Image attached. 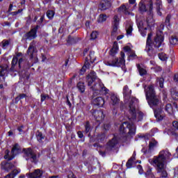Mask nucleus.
<instances>
[{
	"instance_id": "f257e3e1",
	"label": "nucleus",
	"mask_w": 178,
	"mask_h": 178,
	"mask_svg": "<svg viewBox=\"0 0 178 178\" xmlns=\"http://www.w3.org/2000/svg\"><path fill=\"white\" fill-rule=\"evenodd\" d=\"M168 150H161L158 156H154L153 159H149V163L154 166L160 178L168 177V171H166V163L171 156Z\"/></svg>"
},
{
	"instance_id": "f03ea898",
	"label": "nucleus",
	"mask_w": 178,
	"mask_h": 178,
	"mask_svg": "<svg viewBox=\"0 0 178 178\" xmlns=\"http://www.w3.org/2000/svg\"><path fill=\"white\" fill-rule=\"evenodd\" d=\"M144 114L143 112H139L138 113V120L136 118V120H130L131 122H124L120 127V132L121 134H125V137H133V136H136V124L133 122H140L143 120V118Z\"/></svg>"
},
{
	"instance_id": "7ed1b4c3",
	"label": "nucleus",
	"mask_w": 178,
	"mask_h": 178,
	"mask_svg": "<svg viewBox=\"0 0 178 178\" xmlns=\"http://www.w3.org/2000/svg\"><path fill=\"white\" fill-rule=\"evenodd\" d=\"M143 88L145 90L146 99L147 100L149 106L153 109L156 108V106H159V99L156 97L154 86L149 85L147 87L146 85H143Z\"/></svg>"
},
{
	"instance_id": "20e7f679",
	"label": "nucleus",
	"mask_w": 178,
	"mask_h": 178,
	"mask_svg": "<svg viewBox=\"0 0 178 178\" xmlns=\"http://www.w3.org/2000/svg\"><path fill=\"white\" fill-rule=\"evenodd\" d=\"M137 106H138V99L136 97H131L129 104V115L128 119L129 120L134 121L137 120Z\"/></svg>"
},
{
	"instance_id": "39448f33",
	"label": "nucleus",
	"mask_w": 178,
	"mask_h": 178,
	"mask_svg": "<svg viewBox=\"0 0 178 178\" xmlns=\"http://www.w3.org/2000/svg\"><path fill=\"white\" fill-rule=\"evenodd\" d=\"M118 143L119 141L118 140V138L115 137L113 138L112 140L107 143L104 152H99L100 155H102V156H105L106 154H111L112 151L116 149Z\"/></svg>"
},
{
	"instance_id": "423d86ee",
	"label": "nucleus",
	"mask_w": 178,
	"mask_h": 178,
	"mask_svg": "<svg viewBox=\"0 0 178 178\" xmlns=\"http://www.w3.org/2000/svg\"><path fill=\"white\" fill-rule=\"evenodd\" d=\"M90 90L92 91H94L93 94L95 95V94H108L109 92V90L106 88L102 83L99 81V79H97V83H95L93 86L90 88Z\"/></svg>"
},
{
	"instance_id": "0eeeda50",
	"label": "nucleus",
	"mask_w": 178,
	"mask_h": 178,
	"mask_svg": "<svg viewBox=\"0 0 178 178\" xmlns=\"http://www.w3.org/2000/svg\"><path fill=\"white\" fill-rule=\"evenodd\" d=\"M121 58H113L111 60H108L106 63L108 66H117L120 67L124 65V52H120Z\"/></svg>"
},
{
	"instance_id": "6e6552de",
	"label": "nucleus",
	"mask_w": 178,
	"mask_h": 178,
	"mask_svg": "<svg viewBox=\"0 0 178 178\" xmlns=\"http://www.w3.org/2000/svg\"><path fill=\"white\" fill-rule=\"evenodd\" d=\"M24 156L26 161H31V162H37V154L33 151L31 148L24 149Z\"/></svg>"
},
{
	"instance_id": "1a4fd4ad",
	"label": "nucleus",
	"mask_w": 178,
	"mask_h": 178,
	"mask_svg": "<svg viewBox=\"0 0 178 178\" xmlns=\"http://www.w3.org/2000/svg\"><path fill=\"white\" fill-rule=\"evenodd\" d=\"M162 42H163V33L159 30L153 42V45L155 48H159L162 45Z\"/></svg>"
},
{
	"instance_id": "9d476101",
	"label": "nucleus",
	"mask_w": 178,
	"mask_h": 178,
	"mask_svg": "<svg viewBox=\"0 0 178 178\" xmlns=\"http://www.w3.org/2000/svg\"><path fill=\"white\" fill-rule=\"evenodd\" d=\"M35 44H37L35 40H33L30 43L29 47L27 49L26 54H27V55H29L30 59H33L35 56V55L38 52Z\"/></svg>"
},
{
	"instance_id": "9b49d317",
	"label": "nucleus",
	"mask_w": 178,
	"mask_h": 178,
	"mask_svg": "<svg viewBox=\"0 0 178 178\" xmlns=\"http://www.w3.org/2000/svg\"><path fill=\"white\" fill-rule=\"evenodd\" d=\"M40 29V26L37 25L33 29H31V31L26 33L24 34V38L25 40H29L31 41V40H34V38H37V30Z\"/></svg>"
},
{
	"instance_id": "f8f14e48",
	"label": "nucleus",
	"mask_w": 178,
	"mask_h": 178,
	"mask_svg": "<svg viewBox=\"0 0 178 178\" xmlns=\"http://www.w3.org/2000/svg\"><path fill=\"white\" fill-rule=\"evenodd\" d=\"M92 116L95 118V120L98 123H101V122L104 121L105 119V115H104V111L99 110H95L92 112Z\"/></svg>"
},
{
	"instance_id": "ddd939ff",
	"label": "nucleus",
	"mask_w": 178,
	"mask_h": 178,
	"mask_svg": "<svg viewBox=\"0 0 178 178\" xmlns=\"http://www.w3.org/2000/svg\"><path fill=\"white\" fill-rule=\"evenodd\" d=\"M119 16L115 15L113 21V32L111 35H116L118 31V27H119Z\"/></svg>"
},
{
	"instance_id": "4468645a",
	"label": "nucleus",
	"mask_w": 178,
	"mask_h": 178,
	"mask_svg": "<svg viewBox=\"0 0 178 178\" xmlns=\"http://www.w3.org/2000/svg\"><path fill=\"white\" fill-rule=\"evenodd\" d=\"M112 6V0H103L100 3L99 8L102 10H106Z\"/></svg>"
},
{
	"instance_id": "2eb2a0df",
	"label": "nucleus",
	"mask_w": 178,
	"mask_h": 178,
	"mask_svg": "<svg viewBox=\"0 0 178 178\" xmlns=\"http://www.w3.org/2000/svg\"><path fill=\"white\" fill-rule=\"evenodd\" d=\"M151 37H152V34L149 33L147 39V46L145 51L148 53L149 56H152L154 53H152V47H151Z\"/></svg>"
},
{
	"instance_id": "dca6fc26",
	"label": "nucleus",
	"mask_w": 178,
	"mask_h": 178,
	"mask_svg": "<svg viewBox=\"0 0 178 178\" xmlns=\"http://www.w3.org/2000/svg\"><path fill=\"white\" fill-rule=\"evenodd\" d=\"M97 79V73L94 71H91L90 74L87 76V81H88V86H92V83L95 81V79Z\"/></svg>"
},
{
	"instance_id": "f3484780",
	"label": "nucleus",
	"mask_w": 178,
	"mask_h": 178,
	"mask_svg": "<svg viewBox=\"0 0 178 178\" xmlns=\"http://www.w3.org/2000/svg\"><path fill=\"white\" fill-rule=\"evenodd\" d=\"M18 66H19V69H22V67H24V68L30 67V66L31 65H30V63L29 62V60H27V59L20 58L18 61Z\"/></svg>"
},
{
	"instance_id": "a211bd4d",
	"label": "nucleus",
	"mask_w": 178,
	"mask_h": 178,
	"mask_svg": "<svg viewBox=\"0 0 178 178\" xmlns=\"http://www.w3.org/2000/svg\"><path fill=\"white\" fill-rule=\"evenodd\" d=\"M120 13H124V15H130V5L123 4L118 8Z\"/></svg>"
},
{
	"instance_id": "6ab92c4d",
	"label": "nucleus",
	"mask_w": 178,
	"mask_h": 178,
	"mask_svg": "<svg viewBox=\"0 0 178 178\" xmlns=\"http://www.w3.org/2000/svg\"><path fill=\"white\" fill-rule=\"evenodd\" d=\"M154 116L158 120H162L165 118V113H163V111L162 108H156L154 109Z\"/></svg>"
},
{
	"instance_id": "aec40b11",
	"label": "nucleus",
	"mask_w": 178,
	"mask_h": 178,
	"mask_svg": "<svg viewBox=\"0 0 178 178\" xmlns=\"http://www.w3.org/2000/svg\"><path fill=\"white\" fill-rule=\"evenodd\" d=\"M123 95H124V99L125 101H129L130 99V97L131 95V90L129 88V86H125L123 88Z\"/></svg>"
},
{
	"instance_id": "412c9836",
	"label": "nucleus",
	"mask_w": 178,
	"mask_h": 178,
	"mask_svg": "<svg viewBox=\"0 0 178 178\" xmlns=\"http://www.w3.org/2000/svg\"><path fill=\"white\" fill-rule=\"evenodd\" d=\"M26 175L28 176V178H40L42 176V172H41L40 169H36L33 172L26 174Z\"/></svg>"
},
{
	"instance_id": "4be33fe9",
	"label": "nucleus",
	"mask_w": 178,
	"mask_h": 178,
	"mask_svg": "<svg viewBox=\"0 0 178 178\" xmlns=\"http://www.w3.org/2000/svg\"><path fill=\"white\" fill-rule=\"evenodd\" d=\"M93 104L96 106H99V108H102L105 104V99L102 98V97H98L93 99Z\"/></svg>"
},
{
	"instance_id": "5701e85b",
	"label": "nucleus",
	"mask_w": 178,
	"mask_h": 178,
	"mask_svg": "<svg viewBox=\"0 0 178 178\" xmlns=\"http://www.w3.org/2000/svg\"><path fill=\"white\" fill-rule=\"evenodd\" d=\"M111 104H112L113 106H115V108H118V106H119V98H118V97L115 95H112L111 96Z\"/></svg>"
},
{
	"instance_id": "b1692460",
	"label": "nucleus",
	"mask_w": 178,
	"mask_h": 178,
	"mask_svg": "<svg viewBox=\"0 0 178 178\" xmlns=\"http://www.w3.org/2000/svg\"><path fill=\"white\" fill-rule=\"evenodd\" d=\"M156 10H157V14L159 16H162V0H156Z\"/></svg>"
},
{
	"instance_id": "393cba45",
	"label": "nucleus",
	"mask_w": 178,
	"mask_h": 178,
	"mask_svg": "<svg viewBox=\"0 0 178 178\" xmlns=\"http://www.w3.org/2000/svg\"><path fill=\"white\" fill-rule=\"evenodd\" d=\"M77 42H79V38L77 37L69 36L67 40V44L68 45H73V44H76Z\"/></svg>"
},
{
	"instance_id": "a878e982",
	"label": "nucleus",
	"mask_w": 178,
	"mask_h": 178,
	"mask_svg": "<svg viewBox=\"0 0 178 178\" xmlns=\"http://www.w3.org/2000/svg\"><path fill=\"white\" fill-rule=\"evenodd\" d=\"M170 94L172 99L178 101V90L176 88H171Z\"/></svg>"
},
{
	"instance_id": "bb28decb",
	"label": "nucleus",
	"mask_w": 178,
	"mask_h": 178,
	"mask_svg": "<svg viewBox=\"0 0 178 178\" xmlns=\"http://www.w3.org/2000/svg\"><path fill=\"white\" fill-rule=\"evenodd\" d=\"M158 145V141L152 138L149 143V151H154V148Z\"/></svg>"
},
{
	"instance_id": "cd10ccee",
	"label": "nucleus",
	"mask_w": 178,
	"mask_h": 178,
	"mask_svg": "<svg viewBox=\"0 0 178 178\" xmlns=\"http://www.w3.org/2000/svg\"><path fill=\"white\" fill-rule=\"evenodd\" d=\"M15 158V155L10 153L9 149L5 151L4 159H8V161H12Z\"/></svg>"
},
{
	"instance_id": "c85d7f7f",
	"label": "nucleus",
	"mask_w": 178,
	"mask_h": 178,
	"mask_svg": "<svg viewBox=\"0 0 178 178\" xmlns=\"http://www.w3.org/2000/svg\"><path fill=\"white\" fill-rule=\"evenodd\" d=\"M19 152H20V147H19V144H15L12 148L11 154H13L14 156H16Z\"/></svg>"
},
{
	"instance_id": "c756f323",
	"label": "nucleus",
	"mask_w": 178,
	"mask_h": 178,
	"mask_svg": "<svg viewBox=\"0 0 178 178\" xmlns=\"http://www.w3.org/2000/svg\"><path fill=\"white\" fill-rule=\"evenodd\" d=\"M95 53L94 51H90L89 54V58H86V62H88L90 60V63H94L95 62Z\"/></svg>"
},
{
	"instance_id": "7c9ffc66",
	"label": "nucleus",
	"mask_w": 178,
	"mask_h": 178,
	"mask_svg": "<svg viewBox=\"0 0 178 178\" xmlns=\"http://www.w3.org/2000/svg\"><path fill=\"white\" fill-rule=\"evenodd\" d=\"M19 170H14L10 174L5 176L4 178H15V176H17V175H19Z\"/></svg>"
},
{
	"instance_id": "2f4dec72",
	"label": "nucleus",
	"mask_w": 178,
	"mask_h": 178,
	"mask_svg": "<svg viewBox=\"0 0 178 178\" xmlns=\"http://www.w3.org/2000/svg\"><path fill=\"white\" fill-rule=\"evenodd\" d=\"M172 126L175 129V131H172L171 133L172 136H175V137H178V122L174 121L172 122Z\"/></svg>"
},
{
	"instance_id": "473e14b6",
	"label": "nucleus",
	"mask_w": 178,
	"mask_h": 178,
	"mask_svg": "<svg viewBox=\"0 0 178 178\" xmlns=\"http://www.w3.org/2000/svg\"><path fill=\"white\" fill-rule=\"evenodd\" d=\"M119 47H118V44H114L111 49L110 50V55L112 56H115L116 54H118V51Z\"/></svg>"
},
{
	"instance_id": "72a5a7b5",
	"label": "nucleus",
	"mask_w": 178,
	"mask_h": 178,
	"mask_svg": "<svg viewBox=\"0 0 178 178\" xmlns=\"http://www.w3.org/2000/svg\"><path fill=\"white\" fill-rule=\"evenodd\" d=\"M8 73V65H0V76L3 77Z\"/></svg>"
},
{
	"instance_id": "f704fd0d",
	"label": "nucleus",
	"mask_w": 178,
	"mask_h": 178,
	"mask_svg": "<svg viewBox=\"0 0 178 178\" xmlns=\"http://www.w3.org/2000/svg\"><path fill=\"white\" fill-rule=\"evenodd\" d=\"M86 69H90V62L86 61L82 69L80 70L79 74H84L86 73Z\"/></svg>"
},
{
	"instance_id": "c9c22d12",
	"label": "nucleus",
	"mask_w": 178,
	"mask_h": 178,
	"mask_svg": "<svg viewBox=\"0 0 178 178\" xmlns=\"http://www.w3.org/2000/svg\"><path fill=\"white\" fill-rule=\"evenodd\" d=\"M77 88L80 92H84V91H86V86H84V82H79L77 83Z\"/></svg>"
},
{
	"instance_id": "e433bc0d",
	"label": "nucleus",
	"mask_w": 178,
	"mask_h": 178,
	"mask_svg": "<svg viewBox=\"0 0 178 178\" xmlns=\"http://www.w3.org/2000/svg\"><path fill=\"white\" fill-rule=\"evenodd\" d=\"M15 165L12 163H6L3 167V169L6 172H9V170H10V169H13Z\"/></svg>"
},
{
	"instance_id": "4c0bfd02",
	"label": "nucleus",
	"mask_w": 178,
	"mask_h": 178,
	"mask_svg": "<svg viewBox=\"0 0 178 178\" xmlns=\"http://www.w3.org/2000/svg\"><path fill=\"white\" fill-rule=\"evenodd\" d=\"M137 67L140 76H145V74H147V70L141 67V65H140V64H137Z\"/></svg>"
},
{
	"instance_id": "58836bf2",
	"label": "nucleus",
	"mask_w": 178,
	"mask_h": 178,
	"mask_svg": "<svg viewBox=\"0 0 178 178\" xmlns=\"http://www.w3.org/2000/svg\"><path fill=\"white\" fill-rule=\"evenodd\" d=\"M27 97V95L24 93L19 94L17 97H15V104H17L20 99H24Z\"/></svg>"
},
{
	"instance_id": "ea45409f",
	"label": "nucleus",
	"mask_w": 178,
	"mask_h": 178,
	"mask_svg": "<svg viewBox=\"0 0 178 178\" xmlns=\"http://www.w3.org/2000/svg\"><path fill=\"white\" fill-rule=\"evenodd\" d=\"M36 137H37V140H38V141H39V143H43L42 140H44V136L42 135V133L37 132Z\"/></svg>"
},
{
	"instance_id": "a19ab883",
	"label": "nucleus",
	"mask_w": 178,
	"mask_h": 178,
	"mask_svg": "<svg viewBox=\"0 0 178 178\" xmlns=\"http://www.w3.org/2000/svg\"><path fill=\"white\" fill-rule=\"evenodd\" d=\"M139 10L142 13H143V12H147V7L145 6V4H144L143 2L139 3Z\"/></svg>"
},
{
	"instance_id": "79ce46f5",
	"label": "nucleus",
	"mask_w": 178,
	"mask_h": 178,
	"mask_svg": "<svg viewBox=\"0 0 178 178\" xmlns=\"http://www.w3.org/2000/svg\"><path fill=\"white\" fill-rule=\"evenodd\" d=\"M178 42V38L176 36H171L170 38V44L171 45H176Z\"/></svg>"
},
{
	"instance_id": "37998d69",
	"label": "nucleus",
	"mask_w": 178,
	"mask_h": 178,
	"mask_svg": "<svg viewBox=\"0 0 178 178\" xmlns=\"http://www.w3.org/2000/svg\"><path fill=\"white\" fill-rule=\"evenodd\" d=\"M165 111H166L168 113H170V114L173 113V108L172 107V104H166Z\"/></svg>"
},
{
	"instance_id": "c03bdc74",
	"label": "nucleus",
	"mask_w": 178,
	"mask_h": 178,
	"mask_svg": "<svg viewBox=\"0 0 178 178\" xmlns=\"http://www.w3.org/2000/svg\"><path fill=\"white\" fill-rule=\"evenodd\" d=\"M106 136L104 133H102L97 136V140L99 143H102L103 141L105 140Z\"/></svg>"
},
{
	"instance_id": "a18cd8bd",
	"label": "nucleus",
	"mask_w": 178,
	"mask_h": 178,
	"mask_svg": "<svg viewBox=\"0 0 178 178\" xmlns=\"http://www.w3.org/2000/svg\"><path fill=\"white\" fill-rule=\"evenodd\" d=\"M146 175L149 176V177L154 178L155 177V175L154 173H152V168L151 167H149L147 172H146Z\"/></svg>"
},
{
	"instance_id": "49530a36",
	"label": "nucleus",
	"mask_w": 178,
	"mask_h": 178,
	"mask_svg": "<svg viewBox=\"0 0 178 178\" xmlns=\"http://www.w3.org/2000/svg\"><path fill=\"white\" fill-rule=\"evenodd\" d=\"M106 21V15H100L97 19L98 23H104Z\"/></svg>"
},
{
	"instance_id": "de8ad7c7",
	"label": "nucleus",
	"mask_w": 178,
	"mask_h": 178,
	"mask_svg": "<svg viewBox=\"0 0 178 178\" xmlns=\"http://www.w3.org/2000/svg\"><path fill=\"white\" fill-rule=\"evenodd\" d=\"M91 131V125H90V122H87L85 124V133L88 134Z\"/></svg>"
},
{
	"instance_id": "09e8293b",
	"label": "nucleus",
	"mask_w": 178,
	"mask_h": 178,
	"mask_svg": "<svg viewBox=\"0 0 178 178\" xmlns=\"http://www.w3.org/2000/svg\"><path fill=\"white\" fill-rule=\"evenodd\" d=\"M170 19H172V15L168 14L165 17V26H170Z\"/></svg>"
},
{
	"instance_id": "8fccbe9b",
	"label": "nucleus",
	"mask_w": 178,
	"mask_h": 178,
	"mask_svg": "<svg viewBox=\"0 0 178 178\" xmlns=\"http://www.w3.org/2000/svg\"><path fill=\"white\" fill-rule=\"evenodd\" d=\"M126 29L127 35H131V33L133 31V26L128 25V26L126 27Z\"/></svg>"
},
{
	"instance_id": "3c124183",
	"label": "nucleus",
	"mask_w": 178,
	"mask_h": 178,
	"mask_svg": "<svg viewBox=\"0 0 178 178\" xmlns=\"http://www.w3.org/2000/svg\"><path fill=\"white\" fill-rule=\"evenodd\" d=\"M165 82V79L163 77L157 79V83L159 84V87L161 88H163V83Z\"/></svg>"
},
{
	"instance_id": "603ef678",
	"label": "nucleus",
	"mask_w": 178,
	"mask_h": 178,
	"mask_svg": "<svg viewBox=\"0 0 178 178\" xmlns=\"http://www.w3.org/2000/svg\"><path fill=\"white\" fill-rule=\"evenodd\" d=\"M158 56H159V59H161V60H166V59H168L166 54H165L163 53L159 54Z\"/></svg>"
},
{
	"instance_id": "864d4df0",
	"label": "nucleus",
	"mask_w": 178,
	"mask_h": 178,
	"mask_svg": "<svg viewBox=\"0 0 178 178\" xmlns=\"http://www.w3.org/2000/svg\"><path fill=\"white\" fill-rule=\"evenodd\" d=\"M54 13L53 10H48L47 12V16L49 19H52L54 17Z\"/></svg>"
},
{
	"instance_id": "5fc2aeb1",
	"label": "nucleus",
	"mask_w": 178,
	"mask_h": 178,
	"mask_svg": "<svg viewBox=\"0 0 178 178\" xmlns=\"http://www.w3.org/2000/svg\"><path fill=\"white\" fill-rule=\"evenodd\" d=\"M97 37H98V32L97 31L92 32V33L90 34L91 40H95Z\"/></svg>"
},
{
	"instance_id": "6e6d98bb",
	"label": "nucleus",
	"mask_w": 178,
	"mask_h": 178,
	"mask_svg": "<svg viewBox=\"0 0 178 178\" xmlns=\"http://www.w3.org/2000/svg\"><path fill=\"white\" fill-rule=\"evenodd\" d=\"M136 59L137 58V55L136 54V53L134 51H131L129 53V59Z\"/></svg>"
},
{
	"instance_id": "4d7b16f0",
	"label": "nucleus",
	"mask_w": 178,
	"mask_h": 178,
	"mask_svg": "<svg viewBox=\"0 0 178 178\" xmlns=\"http://www.w3.org/2000/svg\"><path fill=\"white\" fill-rule=\"evenodd\" d=\"M18 61H19V58H17V56H14L13 58V60H12L11 65H13L14 66H16L17 65V62Z\"/></svg>"
},
{
	"instance_id": "13d9d810",
	"label": "nucleus",
	"mask_w": 178,
	"mask_h": 178,
	"mask_svg": "<svg viewBox=\"0 0 178 178\" xmlns=\"http://www.w3.org/2000/svg\"><path fill=\"white\" fill-rule=\"evenodd\" d=\"M143 21H140L139 22L138 24H137V26H138V29L139 30V31H141L144 27L143 26Z\"/></svg>"
},
{
	"instance_id": "bf43d9fd",
	"label": "nucleus",
	"mask_w": 178,
	"mask_h": 178,
	"mask_svg": "<svg viewBox=\"0 0 178 178\" xmlns=\"http://www.w3.org/2000/svg\"><path fill=\"white\" fill-rule=\"evenodd\" d=\"M67 178H77L76 175H74V173H73L72 171H69L67 175Z\"/></svg>"
},
{
	"instance_id": "052dcab7",
	"label": "nucleus",
	"mask_w": 178,
	"mask_h": 178,
	"mask_svg": "<svg viewBox=\"0 0 178 178\" xmlns=\"http://www.w3.org/2000/svg\"><path fill=\"white\" fill-rule=\"evenodd\" d=\"M153 6H154V3H152V1L149 0V5H148V6H149V10L150 13L152 12Z\"/></svg>"
},
{
	"instance_id": "680f3d73",
	"label": "nucleus",
	"mask_w": 178,
	"mask_h": 178,
	"mask_svg": "<svg viewBox=\"0 0 178 178\" xmlns=\"http://www.w3.org/2000/svg\"><path fill=\"white\" fill-rule=\"evenodd\" d=\"M49 98V96L48 95H41V102H44L45 99H48Z\"/></svg>"
},
{
	"instance_id": "e2e57ef3",
	"label": "nucleus",
	"mask_w": 178,
	"mask_h": 178,
	"mask_svg": "<svg viewBox=\"0 0 178 178\" xmlns=\"http://www.w3.org/2000/svg\"><path fill=\"white\" fill-rule=\"evenodd\" d=\"M126 166L129 169L132 168V166H133V161H131V160L129 159L128 161L127 162Z\"/></svg>"
},
{
	"instance_id": "0e129e2a",
	"label": "nucleus",
	"mask_w": 178,
	"mask_h": 178,
	"mask_svg": "<svg viewBox=\"0 0 178 178\" xmlns=\"http://www.w3.org/2000/svg\"><path fill=\"white\" fill-rule=\"evenodd\" d=\"M9 45V41L8 40H3L2 41V47L3 48H6Z\"/></svg>"
},
{
	"instance_id": "69168bd1",
	"label": "nucleus",
	"mask_w": 178,
	"mask_h": 178,
	"mask_svg": "<svg viewBox=\"0 0 178 178\" xmlns=\"http://www.w3.org/2000/svg\"><path fill=\"white\" fill-rule=\"evenodd\" d=\"M104 130H109V129H111V124H109V122L104 124Z\"/></svg>"
},
{
	"instance_id": "338daca9",
	"label": "nucleus",
	"mask_w": 178,
	"mask_h": 178,
	"mask_svg": "<svg viewBox=\"0 0 178 178\" xmlns=\"http://www.w3.org/2000/svg\"><path fill=\"white\" fill-rule=\"evenodd\" d=\"M137 168L138 169V172H139L140 175H143V172H144L143 170V166H141V165H138L137 166Z\"/></svg>"
},
{
	"instance_id": "774afa93",
	"label": "nucleus",
	"mask_w": 178,
	"mask_h": 178,
	"mask_svg": "<svg viewBox=\"0 0 178 178\" xmlns=\"http://www.w3.org/2000/svg\"><path fill=\"white\" fill-rule=\"evenodd\" d=\"M173 80L175 83H178V74L174 75Z\"/></svg>"
}]
</instances>
